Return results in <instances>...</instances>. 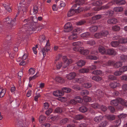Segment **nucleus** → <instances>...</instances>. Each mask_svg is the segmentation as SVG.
<instances>
[{
  "label": "nucleus",
  "instance_id": "13d9d810",
  "mask_svg": "<svg viewBox=\"0 0 127 127\" xmlns=\"http://www.w3.org/2000/svg\"><path fill=\"white\" fill-rule=\"evenodd\" d=\"M16 19L15 18L13 20H12L11 22V27H14L16 23H15Z\"/></svg>",
  "mask_w": 127,
  "mask_h": 127
},
{
  "label": "nucleus",
  "instance_id": "72a5a7b5",
  "mask_svg": "<svg viewBox=\"0 0 127 127\" xmlns=\"http://www.w3.org/2000/svg\"><path fill=\"white\" fill-rule=\"evenodd\" d=\"M91 106L94 109L100 108V106L97 103H95L91 104Z\"/></svg>",
  "mask_w": 127,
  "mask_h": 127
},
{
  "label": "nucleus",
  "instance_id": "2f4dec72",
  "mask_svg": "<svg viewBox=\"0 0 127 127\" xmlns=\"http://www.w3.org/2000/svg\"><path fill=\"white\" fill-rule=\"evenodd\" d=\"M102 37L106 36L108 34V32L107 30H103L100 32Z\"/></svg>",
  "mask_w": 127,
  "mask_h": 127
},
{
  "label": "nucleus",
  "instance_id": "39448f33",
  "mask_svg": "<svg viewBox=\"0 0 127 127\" xmlns=\"http://www.w3.org/2000/svg\"><path fill=\"white\" fill-rule=\"evenodd\" d=\"M50 44L49 40L47 41L46 45L44 48L41 49V52H42L43 57H44L45 56L46 53L49 50H50Z\"/></svg>",
  "mask_w": 127,
  "mask_h": 127
},
{
  "label": "nucleus",
  "instance_id": "6ab92c4d",
  "mask_svg": "<svg viewBox=\"0 0 127 127\" xmlns=\"http://www.w3.org/2000/svg\"><path fill=\"white\" fill-rule=\"evenodd\" d=\"M95 94L96 95V96H97L99 98L102 97L103 95V93L100 90L97 91Z\"/></svg>",
  "mask_w": 127,
  "mask_h": 127
},
{
  "label": "nucleus",
  "instance_id": "f8f14e48",
  "mask_svg": "<svg viewBox=\"0 0 127 127\" xmlns=\"http://www.w3.org/2000/svg\"><path fill=\"white\" fill-rule=\"evenodd\" d=\"M38 9V6L37 5L34 6L32 9L31 10L30 12L31 14L34 15L35 16V14L37 13Z\"/></svg>",
  "mask_w": 127,
  "mask_h": 127
},
{
  "label": "nucleus",
  "instance_id": "79ce46f5",
  "mask_svg": "<svg viewBox=\"0 0 127 127\" xmlns=\"http://www.w3.org/2000/svg\"><path fill=\"white\" fill-rule=\"evenodd\" d=\"M112 30L114 31H118L120 30V28L119 26L115 25L112 27Z\"/></svg>",
  "mask_w": 127,
  "mask_h": 127
},
{
  "label": "nucleus",
  "instance_id": "20e7f679",
  "mask_svg": "<svg viewBox=\"0 0 127 127\" xmlns=\"http://www.w3.org/2000/svg\"><path fill=\"white\" fill-rule=\"evenodd\" d=\"M73 49L74 51L79 52L81 54L84 55H87L89 53V51L88 50L84 49L83 47H75L73 48Z\"/></svg>",
  "mask_w": 127,
  "mask_h": 127
},
{
  "label": "nucleus",
  "instance_id": "dca6fc26",
  "mask_svg": "<svg viewBox=\"0 0 127 127\" xmlns=\"http://www.w3.org/2000/svg\"><path fill=\"white\" fill-rule=\"evenodd\" d=\"M120 84L117 82H111L109 84L110 87L113 88H114L120 86Z\"/></svg>",
  "mask_w": 127,
  "mask_h": 127
},
{
  "label": "nucleus",
  "instance_id": "774afa93",
  "mask_svg": "<svg viewBox=\"0 0 127 127\" xmlns=\"http://www.w3.org/2000/svg\"><path fill=\"white\" fill-rule=\"evenodd\" d=\"M50 126V125L49 124L46 123L42 124L41 127H49Z\"/></svg>",
  "mask_w": 127,
  "mask_h": 127
},
{
  "label": "nucleus",
  "instance_id": "f257e3e1",
  "mask_svg": "<svg viewBox=\"0 0 127 127\" xmlns=\"http://www.w3.org/2000/svg\"><path fill=\"white\" fill-rule=\"evenodd\" d=\"M100 63L103 66L113 65L114 67L116 68H118L122 65V62L120 61L115 63L114 61H109L108 62L103 61H101Z\"/></svg>",
  "mask_w": 127,
  "mask_h": 127
},
{
  "label": "nucleus",
  "instance_id": "393cba45",
  "mask_svg": "<svg viewBox=\"0 0 127 127\" xmlns=\"http://www.w3.org/2000/svg\"><path fill=\"white\" fill-rule=\"evenodd\" d=\"M4 8L5 9L9 12H10L11 11V9L9 6L5 4H2Z\"/></svg>",
  "mask_w": 127,
  "mask_h": 127
},
{
  "label": "nucleus",
  "instance_id": "7c9ffc66",
  "mask_svg": "<svg viewBox=\"0 0 127 127\" xmlns=\"http://www.w3.org/2000/svg\"><path fill=\"white\" fill-rule=\"evenodd\" d=\"M119 42L121 43H124L127 42V39L126 38L121 37L120 38L119 40Z\"/></svg>",
  "mask_w": 127,
  "mask_h": 127
},
{
  "label": "nucleus",
  "instance_id": "1a4fd4ad",
  "mask_svg": "<svg viewBox=\"0 0 127 127\" xmlns=\"http://www.w3.org/2000/svg\"><path fill=\"white\" fill-rule=\"evenodd\" d=\"M64 31L66 32H68L71 31L72 29V25L70 23L66 24L64 26Z\"/></svg>",
  "mask_w": 127,
  "mask_h": 127
},
{
  "label": "nucleus",
  "instance_id": "6e6552de",
  "mask_svg": "<svg viewBox=\"0 0 127 127\" xmlns=\"http://www.w3.org/2000/svg\"><path fill=\"white\" fill-rule=\"evenodd\" d=\"M82 100L79 96L75 97L74 99L71 100L70 101V103L71 104L75 105L77 102L81 103L82 102Z\"/></svg>",
  "mask_w": 127,
  "mask_h": 127
},
{
  "label": "nucleus",
  "instance_id": "e433bc0d",
  "mask_svg": "<svg viewBox=\"0 0 127 127\" xmlns=\"http://www.w3.org/2000/svg\"><path fill=\"white\" fill-rule=\"evenodd\" d=\"M89 71V70L87 68H83L79 70V72L80 73H87Z\"/></svg>",
  "mask_w": 127,
  "mask_h": 127
},
{
  "label": "nucleus",
  "instance_id": "a18cd8bd",
  "mask_svg": "<svg viewBox=\"0 0 127 127\" xmlns=\"http://www.w3.org/2000/svg\"><path fill=\"white\" fill-rule=\"evenodd\" d=\"M86 43L87 44H89L90 45H93L95 44V41L93 40H90L87 41Z\"/></svg>",
  "mask_w": 127,
  "mask_h": 127
},
{
  "label": "nucleus",
  "instance_id": "5701e85b",
  "mask_svg": "<svg viewBox=\"0 0 127 127\" xmlns=\"http://www.w3.org/2000/svg\"><path fill=\"white\" fill-rule=\"evenodd\" d=\"M55 80L57 82L61 83H64L65 81L64 79L59 76L56 77Z\"/></svg>",
  "mask_w": 127,
  "mask_h": 127
},
{
  "label": "nucleus",
  "instance_id": "e2e57ef3",
  "mask_svg": "<svg viewBox=\"0 0 127 127\" xmlns=\"http://www.w3.org/2000/svg\"><path fill=\"white\" fill-rule=\"evenodd\" d=\"M120 101H121V104L123 105L127 106V102H125L124 100L122 99H120Z\"/></svg>",
  "mask_w": 127,
  "mask_h": 127
},
{
  "label": "nucleus",
  "instance_id": "f03ea898",
  "mask_svg": "<svg viewBox=\"0 0 127 127\" xmlns=\"http://www.w3.org/2000/svg\"><path fill=\"white\" fill-rule=\"evenodd\" d=\"M28 19H25L24 21V23L27 22L26 24H25L24 26H23V28H25L26 29L25 31L28 33L31 34L32 33V31H35L36 30L37 28H36L35 26L34 25H31L30 23V21H28Z\"/></svg>",
  "mask_w": 127,
  "mask_h": 127
},
{
  "label": "nucleus",
  "instance_id": "9d476101",
  "mask_svg": "<svg viewBox=\"0 0 127 127\" xmlns=\"http://www.w3.org/2000/svg\"><path fill=\"white\" fill-rule=\"evenodd\" d=\"M77 38V33L72 31L71 34L68 37V39L69 40H75Z\"/></svg>",
  "mask_w": 127,
  "mask_h": 127
},
{
  "label": "nucleus",
  "instance_id": "a19ab883",
  "mask_svg": "<svg viewBox=\"0 0 127 127\" xmlns=\"http://www.w3.org/2000/svg\"><path fill=\"white\" fill-rule=\"evenodd\" d=\"M35 72V69L33 68H31L29 70V73L30 75L33 74Z\"/></svg>",
  "mask_w": 127,
  "mask_h": 127
},
{
  "label": "nucleus",
  "instance_id": "c03bdc74",
  "mask_svg": "<svg viewBox=\"0 0 127 127\" xmlns=\"http://www.w3.org/2000/svg\"><path fill=\"white\" fill-rule=\"evenodd\" d=\"M71 90V89L69 88L65 87L62 89V91L64 93V92L68 93L70 92Z\"/></svg>",
  "mask_w": 127,
  "mask_h": 127
},
{
  "label": "nucleus",
  "instance_id": "8fccbe9b",
  "mask_svg": "<svg viewBox=\"0 0 127 127\" xmlns=\"http://www.w3.org/2000/svg\"><path fill=\"white\" fill-rule=\"evenodd\" d=\"M83 99L85 101L88 102L91 101V98L89 97L85 96L83 97Z\"/></svg>",
  "mask_w": 127,
  "mask_h": 127
},
{
  "label": "nucleus",
  "instance_id": "de8ad7c7",
  "mask_svg": "<svg viewBox=\"0 0 127 127\" xmlns=\"http://www.w3.org/2000/svg\"><path fill=\"white\" fill-rule=\"evenodd\" d=\"M45 119V117L43 115H41L39 117V122L40 123H41L43 122V121Z\"/></svg>",
  "mask_w": 127,
  "mask_h": 127
},
{
  "label": "nucleus",
  "instance_id": "5fc2aeb1",
  "mask_svg": "<svg viewBox=\"0 0 127 127\" xmlns=\"http://www.w3.org/2000/svg\"><path fill=\"white\" fill-rule=\"evenodd\" d=\"M101 15H95L92 18V19L94 20H96L101 18Z\"/></svg>",
  "mask_w": 127,
  "mask_h": 127
},
{
  "label": "nucleus",
  "instance_id": "4d7b16f0",
  "mask_svg": "<svg viewBox=\"0 0 127 127\" xmlns=\"http://www.w3.org/2000/svg\"><path fill=\"white\" fill-rule=\"evenodd\" d=\"M127 116V115L126 114H122L118 116L119 118H120L119 120H121V119H123L125 118Z\"/></svg>",
  "mask_w": 127,
  "mask_h": 127
},
{
  "label": "nucleus",
  "instance_id": "b1692460",
  "mask_svg": "<svg viewBox=\"0 0 127 127\" xmlns=\"http://www.w3.org/2000/svg\"><path fill=\"white\" fill-rule=\"evenodd\" d=\"M103 118V117L101 116H97L94 119V121L96 122H99Z\"/></svg>",
  "mask_w": 127,
  "mask_h": 127
},
{
  "label": "nucleus",
  "instance_id": "49530a36",
  "mask_svg": "<svg viewBox=\"0 0 127 127\" xmlns=\"http://www.w3.org/2000/svg\"><path fill=\"white\" fill-rule=\"evenodd\" d=\"M92 73L94 74L97 75L101 74L102 73V72L100 70H96L94 71Z\"/></svg>",
  "mask_w": 127,
  "mask_h": 127
},
{
  "label": "nucleus",
  "instance_id": "680f3d73",
  "mask_svg": "<svg viewBox=\"0 0 127 127\" xmlns=\"http://www.w3.org/2000/svg\"><path fill=\"white\" fill-rule=\"evenodd\" d=\"M121 59L123 61H125L127 60V56L124 55H122L120 56Z\"/></svg>",
  "mask_w": 127,
  "mask_h": 127
},
{
  "label": "nucleus",
  "instance_id": "09e8293b",
  "mask_svg": "<svg viewBox=\"0 0 127 127\" xmlns=\"http://www.w3.org/2000/svg\"><path fill=\"white\" fill-rule=\"evenodd\" d=\"M83 30L82 28H76L73 31L75 33L78 32L79 33L82 31Z\"/></svg>",
  "mask_w": 127,
  "mask_h": 127
},
{
  "label": "nucleus",
  "instance_id": "0eeeda50",
  "mask_svg": "<svg viewBox=\"0 0 127 127\" xmlns=\"http://www.w3.org/2000/svg\"><path fill=\"white\" fill-rule=\"evenodd\" d=\"M62 59L64 62V65L63 66L64 68L66 67L72 62V60L71 59L68 60L66 57L65 56H63L62 57Z\"/></svg>",
  "mask_w": 127,
  "mask_h": 127
},
{
  "label": "nucleus",
  "instance_id": "338daca9",
  "mask_svg": "<svg viewBox=\"0 0 127 127\" xmlns=\"http://www.w3.org/2000/svg\"><path fill=\"white\" fill-rule=\"evenodd\" d=\"M52 109L51 108H50L45 113L47 115H48L52 112Z\"/></svg>",
  "mask_w": 127,
  "mask_h": 127
},
{
  "label": "nucleus",
  "instance_id": "052dcab7",
  "mask_svg": "<svg viewBox=\"0 0 127 127\" xmlns=\"http://www.w3.org/2000/svg\"><path fill=\"white\" fill-rule=\"evenodd\" d=\"M88 92L86 90H84L81 92V94L82 95H87L88 94Z\"/></svg>",
  "mask_w": 127,
  "mask_h": 127
},
{
  "label": "nucleus",
  "instance_id": "2eb2a0df",
  "mask_svg": "<svg viewBox=\"0 0 127 127\" xmlns=\"http://www.w3.org/2000/svg\"><path fill=\"white\" fill-rule=\"evenodd\" d=\"M53 95L56 96H63L64 95V93L62 91L57 90L54 91L53 92Z\"/></svg>",
  "mask_w": 127,
  "mask_h": 127
},
{
  "label": "nucleus",
  "instance_id": "423d86ee",
  "mask_svg": "<svg viewBox=\"0 0 127 127\" xmlns=\"http://www.w3.org/2000/svg\"><path fill=\"white\" fill-rule=\"evenodd\" d=\"M25 0H22L19 3V5L18 6V9L19 10H22L24 14L26 12V8L24 7V5L26 3Z\"/></svg>",
  "mask_w": 127,
  "mask_h": 127
},
{
  "label": "nucleus",
  "instance_id": "4468645a",
  "mask_svg": "<svg viewBox=\"0 0 127 127\" xmlns=\"http://www.w3.org/2000/svg\"><path fill=\"white\" fill-rule=\"evenodd\" d=\"M117 54V52L113 49H110L106 50V54L112 55H115Z\"/></svg>",
  "mask_w": 127,
  "mask_h": 127
},
{
  "label": "nucleus",
  "instance_id": "4c0bfd02",
  "mask_svg": "<svg viewBox=\"0 0 127 127\" xmlns=\"http://www.w3.org/2000/svg\"><path fill=\"white\" fill-rule=\"evenodd\" d=\"M79 110L82 112H85L87 110V109L86 107L84 106L81 107L79 108Z\"/></svg>",
  "mask_w": 127,
  "mask_h": 127
},
{
  "label": "nucleus",
  "instance_id": "4be33fe9",
  "mask_svg": "<svg viewBox=\"0 0 127 127\" xmlns=\"http://www.w3.org/2000/svg\"><path fill=\"white\" fill-rule=\"evenodd\" d=\"M85 62L83 60H80L76 63V64L78 67H80L84 65Z\"/></svg>",
  "mask_w": 127,
  "mask_h": 127
},
{
  "label": "nucleus",
  "instance_id": "a878e982",
  "mask_svg": "<svg viewBox=\"0 0 127 127\" xmlns=\"http://www.w3.org/2000/svg\"><path fill=\"white\" fill-rule=\"evenodd\" d=\"M4 8L5 9L9 12H10L11 11V9L9 6L5 4H2Z\"/></svg>",
  "mask_w": 127,
  "mask_h": 127
},
{
  "label": "nucleus",
  "instance_id": "ddd939ff",
  "mask_svg": "<svg viewBox=\"0 0 127 127\" xmlns=\"http://www.w3.org/2000/svg\"><path fill=\"white\" fill-rule=\"evenodd\" d=\"M76 76V73L74 72H71L66 75V77L69 80H71L74 78Z\"/></svg>",
  "mask_w": 127,
  "mask_h": 127
},
{
  "label": "nucleus",
  "instance_id": "603ef678",
  "mask_svg": "<svg viewBox=\"0 0 127 127\" xmlns=\"http://www.w3.org/2000/svg\"><path fill=\"white\" fill-rule=\"evenodd\" d=\"M94 36L95 38H99L102 37L100 32L95 33L94 35Z\"/></svg>",
  "mask_w": 127,
  "mask_h": 127
},
{
  "label": "nucleus",
  "instance_id": "864d4df0",
  "mask_svg": "<svg viewBox=\"0 0 127 127\" xmlns=\"http://www.w3.org/2000/svg\"><path fill=\"white\" fill-rule=\"evenodd\" d=\"M91 86L92 85L91 84L88 83H85L83 85V87H84L85 88H90Z\"/></svg>",
  "mask_w": 127,
  "mask_h": 127
},
{
  "label": "nucleus",
  "instance_id": "37998d69",
  "mask_svg": "<svg viewBox=\"0 0 127 127\" xmlns=\"http://www.w3.org/2000/svg\"><path fill=\"white\" fill-rule=\"evenodd\" d=\"M92 79L96 81H99L101 80V78L100 77L97 76H94Z\"/></svg>",
  "mask_w": 127,
  "mask_h": 127
},
{
  "label": "nucleus",
  "instance_id": "aec40b11",
  "mask_svg": "<svg viewBox=\"0 0 127 127\" xmlns=\"http://www.w3.org/2000/svg\"><path fill=\"white\" fill-rule=\"evenodd\" d=\"M118 20L115 18H113L109 19L107 21L108 23L110 24H114L118 22Z\"/></svg>",
  "mask_w": 127,
  "mask_h": 127
},
{
  "label": "nucleus",
  "instance_id": "bf43d9fd",
  "mask_svg": "<svg viewBox=\"0 0 127 127\" xmlns=\"http://www.w3.org/2000/svg\"><path fill=\"white\" fill-rule=\"evenodd\" d=\"M120 70L123 73L127 71V66H125L120 68Z\"/></svg>",
  "mask_w": 127,
  "mask_h": 127
},
{
  "label": "nucleus",
  "instance_id": "ea45409f",
  "mask_svg": "<svg viewBox=\"0 0 127 127\" xmlns=\"http://www.w3.org/2000/svg\"><path fill=\"white\" fill-rule=\"evenodd\" d=\"M122 71L120 70V68L119 70L116 71L114 73V74L116 76H120L122 73Z\"/></svg>",
  "mask_w": 127,
  "mask_h": 127
},
{
  "label": "nucleus",
  "instance_id": "cd10ccee",
  "mask_svg": "<svg viewBox=\"0 0 127 127\" xmlns=\"http://www.w3.org/2000/svg\"><path fill=\"white\" fill-rule=\"evenodd\" d=\"M86 58L87 59L90 60H96L98 59V58L95 56L89 55L86 56Z\"/></svg>",
  "mask_w": 127,
  "mask_h": 127
},
{
  "label": "nucleus",
  "instance_id": "69168bd1",
  "mask_svg": "<svg viewBox=\"0 0 127 127\" xmlns=\"http://www.w3.org/2000/svg\"><path fill=\"white\" fill-rule=\"evenodd\" d=\"M72 88L75 90H79L80 89L79 86L78 85H75L72 86Z\"/></svg>",
  "mask_w": 127,
  "mask_h": 127
},
{
  "label": "nucleus",
  "instance_id": "6e6d98bb",
  "mask_svg": "<svg viewBox=\"0 0 127 127\" xmlns=\"http://www.w3.org/2000/svg\"><path fill=\"white\" fill-rule=\"evenodd\" d=\"M102 2L101 0L97 1L95 3L92 4L93 5L98 6L102 5Z\"/></svg>",
  "mask_w": 127,
  "mask_h": 127
},
{
  "label": "nucleus",
  "instance_id": "bb28decb",
  "mask_svg": "<svg viewBox=\"0 0 127 127\" xmlns=\"http://www.w3.org/2000/svg\"><path fill=\"white\" fill-rule=\"evenodd\" d=\"M90 33L88 32L84 33L81 35V36L84 39L89 37Z\"/></svg>",
  "mask_w": 127,
  "mask_h": 127
},
{
  "label": "nucleus",
  "instance_id": "473e14b6",
  "mask_svg": "<svg viewBox=\"0 0 127 127\" xmlns=\"http://www.w3.org/2000/svg\"><path fill=\"white\" fill-rule=\"evenodd\" d=\"M82 42L80 41L74 42L72 44L73 46H82Z\"/></svg>",
  "mask_w": 127,
  "mask_h": 127
},
{
  "label": "nucleus",
  "instance_id": "c9c22d12",
  "mask_svg": "<svg viewBox=\"0 0 127 127\" xmlns=\"http://www.w3.org/2000/svg\"><path fill=\"white\" fill-rule=\"evenodd\" d=\"M123 10V8L121 7H115L114 9V11L116 12H120L122 11Z\"/></svg>",
  "mask_w": 127,
  "mask_h": 127
},
{
  "label": "nucleus",
  "instance_id": "f704fd0d",
  "mask_svg": "<svg viewBox=\"0 0 127 127\" xmlns=\"http://www.w3.org/2000/svg\"><path fill=\"white\" fill-rule=\"evenodd\" d=\"M97 28H98L97 26H93L90 28V30L91 32H94L96 31Z\"/></svg>",
  "mask_w": 127,
  "mask_h": 127
},
{
  "label": "nucleus",
  "instance_id": "3c124183",
  "mask_svg": "<svg viewBox=\"0 0 127 127\" xmlns=\"http://www.w3.org/2000/svg\"><path fill=\"white\" fill-rule=\"evenodd\" d=\"M107 118L110 120H113L115 119V117L113 115H110L107 116Z\"/></svg>",
  "mask_w": 127,
  "mask_h": 127
},
{
  "label": "nucleus",
  "instance_id": "9b49d317",
  "mask_svg": "<svg viewBox=\"0 0 127 127\" xmlns=\"http://www.w3.org/2000/svg\"><path fill=\"white\" fill-rule=\"evenodd\" d=\"M87 78L85 76H84L82 78H77L74 79L73 80V82L74 83L77 82L78 83H81L87 80Z\"/></svg>",
  "mask_w": 127,
  "mask_h": 127
},
{
  "label": "nucleus",
  "instance_id": "c756f323",
  "mask_svg": "<svg viewBox=\"0 0 127 127\" xmlns=\"http://www.w3.org/2000/svg\"><path fill=\"white\" fill-rule=\"evenodd\" d=\"M72 116L74 119L76 120H80L83 118V116L80 115H73Z\"/></svg>",
  "mask_w": 127,
  "mask_h": 127
},
{
  "label": "nucleus",
  "instance_id": "412c9836",
  "mask_svg": "<svg viewBox=\"0 0 127 127\" xmlns=\"http://www.w3.org/2000/svg\"><path fill=\"white\" fill-rule=\"evenodd\" d=\"M98 50L99 52L101 54H106V51L105 48L103 46L99 47L98 48Z\"/></svg>",
  "mask_w": 127,
  "mask_h": 127
},
{
  "label": "nucleus",
  "instance_id": "58836bf2",
  "mask_svg": "<svg viewBox=\"0 0 127 127\" xmlns=\"http://www.w3.org/2000/svg\"><path fill=\"white\" fill-rule=\"evenodd\" d=\"M68 121V119L65 118L62 119L60 121V123L61 125H64L67 123Z\"/></svg>",
  "mask_w": 127,
  "mask_h": 127
},
{
  "label": "nucleus",
  "instance_id": "f3484780",
  "mask_svg": "<svg viewBox=\"0 0 127 127\" xmlns=\"http://www.w3.org/2000/svg\"><path fill=\"white\" fill-rule=\"evenodd\" d=\"M120 99L121 98H119L118 99L112 100L111 102V104L113 105L117 106L118 105V103L119 102H120L121 103V102H120L121 101H119Z\"/></svg>",
  "mask_w": 127,
  "mask_h": 127
},
{
  "label": "nucleus",
  "instance_id": "c85d7f7f",
  "mask_svg": "<svg viewBox=\"0 0 127 127\" xmlns=\"http://www.w3.org/2000/svg\"><path fill=\"white\" fill-rule=\"evenodd\" d=\"M111 44L113 47H116L119 44V42L117 41H113L111 43Z\"/></svg>",
  "mask_w": 127,
  "mask_h": 127
},
{
  "label": "nucleus",
  "instance_id": "0e129e2a",
  "mask_svg": "<svg viewBox=\"0 0 127 127\" xmlns=\"http://www.w3.org/2000/svg\"><path fill=\"white\" fill-rule=\"evenodd\" d=\"M121 122L120 120H118L116 121V125L112 126L110 127H117V126L120 124Z\"/></svg>",
  "mask_w": 127,
  "mask_h": 127
},
{
  "label": "nucleus",
  "instance_id": "a211bd4d",
  "mask_svg": "<svg viewBox=\"0 0 127 127\" xmlns=\"http://www.w3.org/2000/svg\"><path fill=\"white\" fill-rule=\"evenodd\" d=\"M6 90L5 89H3L1 87H0V97L3 96L5 93Z\"/></svg>",
  "mask_w": 127,
  "mask_h": 127
},
{
  "label": "nucleus",
  "instance_id": "7ed1b4c3",
  "mask_svg": "<svg viewBox=\"0 0 127 127\" xmlns=\"http://www.w3.org/2000/svg\"><path fill=\"white\" fill-rule=\"evenodd\" d=\"M126 3V1L125 0H114L104 6L103 8L104 9H107L109 8V6L114 4H116L118 5H120L124 4Z\"/></svg>",
  "mask_w": 127,
  "mask_h": 127
}]
</instances>
